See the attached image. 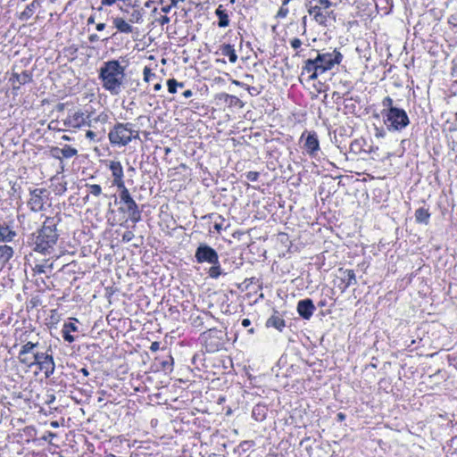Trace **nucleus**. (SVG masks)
<instances>
[{
  "instance_id": "nucleus-1",
  "label": "nucleus",
  "mask_w": 457,
  "mask_h": 457,
  "mask_svg": "<svg viewBox=\"0 0 457 457\" xmlns=\"http://www.w3.org/2000/svg\"><path fill=\"white\" fill-rule=\"evenodd\" d=\"M98 78L103 88L112 96H118L123 87L125 67L118 60L104 62L99 69Z\"/></svg>"
},
{
  "instance_id": "nucleus-2",
  "label": "nucleus",
  "mask_w": 457,
  "mask_h": 457,
  "mask_svg": "<svg viewBox=\"0 0 457 457\" xmlns=\"http://www.w3.org/2000/svg\"><path fill=\"white\" fill-rule=\"evenodd\" d=\"M57 223L54 217H47L42 228L31 235L29 244L34 251L46 253L53 249L59 237L56 232Z\"/></svg>"
},
{
  "instance_id": "nucleus-3",
  "label": "nucleus",
  "mask_w": 457,
  "mask_h": 457,
  "mask_svg": "<svg viewBox=\"0 0 457 457\" xmlns=\"http://www.w3.org/2000/svg\"><path fill=\"white\" fill-rule=\"evenodd\" d=\"M343 55L337 49L330 53L318 54L314 59H308L303 68L302 75L309 74V80L316 79L320 75L339 64Z\"/></svg>"
},
{
  "instance_id": "nucleus-4",
  "label": "nucleus",
  "mask_w": 457,
  "mask_h": 457,
  "mask_svg": "<svg viewBox=\"0 0 457 457\" xmlns=\"http://www.w3.org/2000/svg\"><path fill=\"white\" fill-rule=\"evenodd\" d=\"M109 140L112 145H127L132 138H138V131L132 129L131 123H117L109 132Z\"/></svg>"
},
{
  "instance_id": "nucleus-5",
  "label": "nucleus",
  "mask_w": 457,
  "mask_h": 457,
  "mask_svg": "<svg viewBox=\"0 0 457 457\" xmlns=\"http://www.w3.org/2000/svg\"><path fill=\"white\" fill-rule=\"evenodd\" d=\"M107 115L101 113L96 117H93L92 113L86 115L80 111L69 113L63 120V124L71 129H80L84 126L92 127L94 122L101 121L105 122Z\"/></svg>"
},
{
  "instance_id": "nucleus-6",
  "label": "nucleus",
  "mask_w": 457,
  "mask_h": 457,
  "mask_svg": "<svg viewBox=\"0 0 457 457\" xmlns=\"http://www.w3.org/2000/svg\"><path fill=\"white\" fill-rule=\"evenodd\" d=\"M120 191V203L123 204L119 208L122 213H127L129 220L133 223H137L141 220V212L136 201L130 195L129 189L126 186L118 188Z\"/></svg>"
},
{
  "instance_id": "nucleus-7",
  "label": "nucleus",
  "mask_w": 457,
  "mask_h": 457,
  "mask_svg": "<svg viewBox=\"0 0 457 457\" xmlns=\"http://www.w3.org/2000/svg\"><path fill=\"white\" fill-rule=\"evenodd\" d=\"M150 350L153 354H155L159 350L162 353H164L163 360H161L160 356L154 357V362L151 367L153 371H154V372L163 371L165 373L172 371L173 358L170 355V353L167 349V347L163 346V347L160 348V345H151Z\"/></svg>"
},
{
  "instance_id": "nucleus-8",
  "label": "nucleus",
  "mask_w": 457,
  "mask_h": 457,
  "mask_svg": "<svg viewBox=\"0 0 457 457\" xmlns=\"http://www.w3.org/2000/svg\"><path fill=\"white\" fill-rule=\"evenodd\" d=\"M385 123L389 130H401L409 124V118L403 109H391L386 115Z\"/></svg>"
},
{
  "instance_id": "nucleus-9",
  "label": "nucleus",
  "mask_w": 457,
  "mask_h": 457,
  "mask_svg": "<svg viewBox=\"0 0 457 457\" xmlns=\"http://www.w3.org/2000/svg\"><path fill=\"white\" fill-rule=\"evenodd\" d=\"M48 199V193L46 188H34L29 190L28 205L34 212L45 210V204Z\"/></svg>"
},
{
  "instance_id": "nucleus-10",
  "label": "nucleus",
  "mask_w": 457,
  "mask_h": 457,
  "mask_svg": "<svg viewBox=\"0 0 457 457\" xmlns=\"http://www.w3.org/2000/svg\"><path fill=\"white\" fill-rule=\"evenodd\" d=\"M196 262L199 263L208 262L211 264H218L219 255L217 252L211 246L201 244L195 253Z\"/></svg>"
},
{
  "instance_id": "nucleus-11",
  "label": "nucleus",
  "mask_w": 457,
  "mask_h": 457,
  "mask_svg": "<svg viewBox=\"0 0 457 457\" xmlns=\"http://www.w3.org/2000/svg\"><path fill=\"white\" fill-rule=\"evenodd\" d=\"M37 345H23L19 353L21 362L31 367L37 364L40 353L35 351Z\"/></svg>"
},
{
  "instance_id": "nucleus-12",
  "label": "nucleus",
  "mask_w": 457,
  "mask_h": 457,
  "mask_svg": "<svg viewBox=\"0 0 457 457\" xmlns=\"http://www.w3.org/2000/svg\"><path fill=\"white\" fill-rule=\"evenodd\" d=\"M48 351L46 353H40L36 364L38 369L44 372L46 378H49L54 373L55 368L52 353H49Z\"/></svg>"
},
{
  "instance_id": "nucleus-13",
  "label": "nucleus",
  "mask_w": 457,
  "mask_h": 457,
  "mask_svg": "<svg viewBox=\"0 0 457 457\" xmlns=\"http://www.w3.org/2000/svg\"><path fill=\"white\" fill-rule=\"evenodd\" d=\"M109 169L112 171V176L113 178L112 185L118 188L125 186L121 163L118 161H112L109 164Z\"/></svg>"
},
{
  "instance_id": "nucleus-14",
  "label": "nucleus",
  "mask_w": 457,
  "mask_h": 457,
  "mask_svg": "<svg viewBox=\"0 0 457 457\" xmlns=\"http://www.w3.org/2000/svg\"><path fill=\"white\" fill-rule=\"evenodd\" d=\"M205 351L203 349L197 353H195L192 357V363L195 366L196 369L200 370L199 366L204 367L206 361V353H214L219 351L218 345H204Z\"/></svg>"
},
{
  "instance_id": "nucleus-15",
  "label": "nucleus",
  "mask_w": 457,
  "mask_h": 457,
  "mask_svg": "<svg viewBox=\"0 0 457 457\" xmlns=\"http://www.w3.org/2000/svg\"><path fill=\"white\" fill-rule=\"evenodd\" d=\"M341 285L339 286L341 292H345L350 286L357 283L355 273L353 270H338Z\"/></svg>"
},
{
  "instance_id": "nucleus-16",
  "label": "nucleus",
  "mask_w": 457,
  "mask_h": 457,
  "mask_svg": "<svg viewBox=\"0 0 457 457\" xmlns=\"http://www.w3.org/2000/svg\"><path fill=\"white\" fill-rule=\"evenodd\" d=\"M315 311V306L312 299H303L298 302L297 303V312L299 315L305 319L309 320Z\"/></svg>"
},
{
  "instance_id": "nucleus-17",
  "label": "nucleus",
  "mask_w": 457,
  "mask_h": 457,
  "mask_svg": "<svg viewBox=\"0 0 457 457\" xmlns=\"http://www.w3.org/2000/svg\"><path fill=\"white\" fill-rule=\"evenodd\" d=\"M53 156L58 160L62 158H72L78 154V150L69 145H65L62 148L55 147L52 150Z\"/></svg>"
},
{
  "instance_id": "nucleus-18",
  "label": "nucleus",
  "mask_w": 457,
  "mask_h": 457,
  "mask_svg": "<svg viewBox=\"0 0 457 457\" xmlns=\"http://www.w3.org/2000/svg\"><path fill=\"white\" fill-rule=\"evenodd\" d=\"M31 79V74L25 71L21 73H13L10 81L12 82L13 89H19L21 85H25L30 82Z\"/></svg>"
},
{
  "instance_id": "nucleus-19",
  "label": "nucleus",
  "mask_w": 457,
  "mask_h": 457,
  "mask_svg": "<svg viewBox=\"0 0 457 457\" xmlns=\"http://www.w3.org/2000/svg\"><path fill=\"white\" fill-rule=\"evenodd\" d=\"M113 26L120 33L129 34L133 33L135 29L129 21L122 17H115L112 20Z\"/></svg>"
},
{
  "instance_id": "nucleus-20",
  "label": "nucleus",
  "mask_w": 457,
  "mask_h": 457,
  "mask_svg": "<svg viewBox=\"0 0 457 457\" xmlns=\"http://www.w3.org/2000/svg\"><path fill=\"white\" fill-rule=\"evenodd\" d=\"M330 20L336 21V14L331 10L321 9L320 13L315 14V21L324 27L328 25Z\"/></svg>"
},
{
  "instance_id": "nucleus-21",
  "label": "nucleus",
  "mask_w": 457,
  "mask_h": 457,
  "mask_svg": "<svg viewBox=\"0 0 457 457\" xmlns=\"http://www.w3.org/2000/svg\"><path fill=\"white\" fill-rule=\"evenodd\" d=\"M304 148L306 152L311 155H313L315 152L319 150L320 144L315 133L308 134L304 142Z\"/></svg>"
},
{
  "instance_id": "nucleus-22",
  "label": "nucleus",
  "mask_w": 457,
  "mask_h": 457,
  "mask_svg": "<svg viewBox=\"0 0 457 457\" xmlns=\"http://www.w3.org/2000/svg\"><path fill=\"white\" fill-rule=\"evenodd\" d=\"M72 332H78V328L75 322L65 323L62 329V335L64 340L72 342L77 339L76 336L71 335Z\"/></svg>"
},
{
  "instance_id": "nucleus-23",
  "label": "nucleus",
  "mask_w": 457,
  "mask_h": 457,
  "mask_svg": "<svg viewBox=\"0 0 457 457\" xmlns=\"http://www.w3.org/2000/svg\"><path fill=\"white\" fill-rule=\"evenodd\" d=\"M268 408L264 403H257L252 411V417L257 421H262L267 416Z\"/></svg>"
},
{
  "instance_id": "nucleus-24",
  "label": "nucleus",
  "mask_w": 457,
  "mask_h": 457,
  "mask_svg": "<svg viewBox=\"0 0 457 457\" xmlns=\"http://www.w3.org/2000/svg\"><path fill=\"white\" fill-rule=\"evenodd\" d=\"M40 6L38 0H33L29 4L25 10L20 14V20L28 21L35 12V11Z\"/></svg>"
},
{
  "instance_id": "nucleus-25",
  "label": "nucleus",
  "mask_w": 457,
  "mask_h": 457,
  "mask_svg": "<svg viewBox=\"0 0 457 457\" xmlns=\"http://www.w3.org/2000/svg\"><path fill=\"white\" fill-rule=\"evenodd\" d=\"M215 14L219 18L218 26L220 28H226L229 25V18L227 11L223 8L221 4L218 6L215 11Z\"/></svg>"
},
{
  "instance_id": "nucleus-26",
  "label": "nucleus",
  "mask_w": 457,
  "mask_h": 457,
  "mask_svg": "<svg viewBox=\"0 0 457 457\" xmlns=\"http://www.w3.org/2000/svg\"><path fill=\"white\" fill-rule=\"evenodd\" d=\"M133 11L130 13L129 21L132 23H142L143 22V16H144V11L143 9H139L138 5L137 4V2H135L132 4Z\"/></svg>"
},
{
  "instance_id": "nucleus-27",
  "label": "nucleus",
  "mask_w": 457,
  "mask_h": 457,
  "mask_svg": "<svg viewBox=\"0 0 457 457\" xmlns=\"http://www.w3.org/2000/svg\"><path fill=\"white\" fill-rule=\"evenodd\" d=\"M13 255L12 247L3 245H0V262L3 264L6 263Z\"/></svg>"
},
{
  "instance_id": "nucleus-28",
  "label": "nucleus",
  "mask_w": 457,
  "mask_h": 457,
  "mask_svg": "<svg viewBox=\"0 0 457 457\" xmlns=\"http://www.w3.org/2000/svg\"><path fill=\"white\" fill-rule=\"evenodd\" d=\"M266 326L281 330L285 327V320L278 315H272L267 320Z\"/></svg>"
},
{
  "instance_id": "nucleus-29",
  "label": "nucleus",
  "mask_w": 457,
  "mask_h": 457,
  "mask_svg": "<svg viewBox=\"0 0 457 457\" xmlns=\"http://www.w3.org/2000/svg\"><path fill=\"white\" fill-rule=\"evenodd\" d=\"M221 54L224 56H228L230 62L235 63L237 60V55L236 51L231 45H224L221 47Z\"/></svg>"
},
{
  "instance_id": "nucleus-30",
  "label": "nucleus",
  "mask_w": 457,
  "mask_h": 457,
  "mask_svg": "<svg viewBox=\"0 0 457 457\" xmlns=\"http://www.w3.org/2000/svg\"><path fill=\"white\" fill-rule=\"evenodd\" d=\"M15 235L16 233L8 227L0 226V242H10Z\"/></svg>"
},
{
  "instance_id": "nucleus-31",
  "label": "nucleus",
  "mask_w": 457,
  "mask_h": 457,
  "mask_svg": "<svg viewBox=\"0 0 457 457\" xmlns=\"http://www.w3.org/2000/svg\"><path fill=\"white\" fill-rule=\"evenodd\" d=\"M429 217H430L429 212H428V210H426L424 208H419L415 212V218L419 223L428 224Z\"/></svg>"
},
{
  "instance_id": "nucleus-32",
  "label": "nucleus",
  "mask_w": 457,
  "mask_h": 457,
  "mask_svg": "<svg viewBox=\"0 0 457 457\" xmlns=\"http://www.w3.org/2000/svg\"><path fill=\"white\" fill-rule=\"evenodd\" d=\"M382 106L384 110L382 111V114L385 116L386 113L391 109H397L393 105V99L390 96H386L382 101Z\"/></svg>"
},
{
  "instance_id": "nucleus-33",
  "label": "nucleus",
  "mask_w": 457,
  "mask_h": 457,
  "mask_svg": "<svg viewBox=\"0 0 457 457\" xmlns=\"http://www.w3.org/2000/svg\"><path fill=\"white\" fill-rule=\"evenodd\" d=\"M168 90L170 94H174L177 91V87H183V83H179L175 79H170L167 81Z\"/></svg>"
},
{
  "instance_id": "nucleus-34",
  "label": "nucleus",
  "mask_w": 457,
  "mask_h": 457,
  "mask_svg": "<svg viewBox=\"0 0 457 457\" xmlns=\"http://www.w3.org/2000/svg\"><path fill=\"white\" fill-rule=\"evenodd\" d=\"M89 193L94 196H99L102 194V187L97 184H87Z\"/></svg>"
},
{
  "instance_id": "nucleus-35",
  "label": "nucleus",
  "mask_w": 457,
  "mask_h": 457,
  "mask_svg": "<svg viewBox=\"0 0 457 457\" xmlns=\"http://www.w3.org/2000/svg\"><path fill=\"white\" fill-rule=\"evenodd\" d=\"M208 274L212 278H218L221 274L220 264H212V266L209 269Z\"/></svg>"
},
{
  "instance_id": "nucleus-36",
  "label": "nucleus",
  "mask_w": 457,
  "mask_h": 457,
  "mask_svg": "<svg viewBox=\"0 0 457 457\" xmlns=\"http://www.w3.org/2000/svg\"><path fill=\"white\" fill-rule=\"evenodd\" d=\"M321 8L318 4V3L315 5H310L308 8V12L310 15L313 16V19L315 20V14L320 13Z\"/></svg>"
},
{
  "instance_id": "nucleus-37",
  "label": "nucleus",
  "mask_w": 457,
  "mask_h": 457,
  "mask_svg": "<svg viewBox=\"0 0 457 457\" xmlns=\"http://www.w3.org/2000/svg\"><path fill=\"white\" fill-rule=\"evenodd\" d=\"M134 233L130 230L125 231L122 235L123 242H130L134 238Z\"/></svg>"
},
{
  "instance_id": "nucleus-38",
  "label": "nucleus",
  "mask_w": 457,
  "mask_h": 457,
  "mask_svg": "<svg viewBox=\"0 0 457 457\" xmlns=\"http://www.w3.org/2000/svg\"><path fill=\"white\" fill-rule=\"evenodd\" d=\"M318 4L320 6L321 9L329 10V8L332 5V3L329 0H319Z\"/></svg>"
},
{
  "instance_id": "nucleus-39",
  "label": "nucleus",
  "mask_w": 457,
  "mask_h": 457,
  "mask_svg": "<svg viewBox=\"0 0 457 457\" xmlns=\"http://www.w3.org/2000/svg\"><path fill=\"white\" fill-rule=\"evenodd\" d=\"M245 176L248 180L256 181L258 179L259 173L257 171H249Z\"/></svg>"
},
{
  "instance_id": "nucleus-40",
  "label": "nucleus",
  "mask_w": 457,
  "mask_h": 457,
  "mask_svg": "<svg viewBox=\"0 0 457 457\" xmlns=\"http://www.w3.org/2000/svg\"><path fill=\"white\" fill-rule=\"evenodd\" d=\"M56 436V434H54L52 431H46L44 436H42V440L51 442L53 438Z\"/></svg>"
},
{
  "instance_id": "nucleus-41",
  "label": "nucleus",
  "mask_w": 457,
  "mask_h": 457,
  "mask_svg": "<svg viewBox=\"0 0 457 457\" xmlns=\"http://www.w3.org/2000/svg\"><path fill=\"white\" fill-rule=\"evenodd\" d=\"M151 77H154V74L151 72V70L148 67H145V69H144L145 80L149 81Z\"/></svg>"
},
{
  "instance_id": "nucleus-42",
  "label": "nucleus",
  "mask_w": 457,
  "mask_h": 457,
  "mask_svg": "<svg viewBox=\"0 0 457 457\" xmlns=\"http://www.w3.org/2000/svg\"><path fill=\"white\" fill-rule=\"evenodd\" d=\"M290 45L294 49H297L302 46V41L299 38H294L291 40Z\"/></svg>"
},
{
  "instance_id": "nucleus-43",
  "label": "nucleus",
  "mask_w": 457,
  "mask_h": 457,
  "mask_svg": "<svg viewBox=\"0 0 457 457\" xmlns=\"http://www.w3.org/2000/svg\"><path fill=\"white\" fill-rule=\"evenodd\" d=\"M288 13V9L285 8L284 5L278 10L277 16L278 17H286Z\"/></svg>"
},
{
  "instance_id": "nucleus-44",
  "label": "nucleus",
  "mask_w": 457,
  "mask_h": 457,
  "mask_svg": "<svg viewBox=\"0 0 457 457\" xmlns=\"http://www.w3.org/2000/svg\"><path fill=\"white\" fill-rule=\"evenodd\" d=\"M246 89L248 90V92H249L252 96H257V95H259V94H260V91H259L256 87H250V86H248V87H246Z\"/></svg>"
},
{
  "instance_id": "nucleus-45",
  "label": "nucleus",
  "mask_w": 457,
  "mask_h": 457,
  "mask_svg": "<svg viewBox=\"0 0 457 457\" xmlns=\"http://www.w3.org/2000/svg\"><path fill=\"white\" fill-rule=\"evenodd\" d=\"M157 21L161 25H164V24H167L170 22V18L166 15H163L161 18H159Z\"/></svg>"
},
{
  "instance_id": "nucleus-46",
  "label": "nucleus",
  "mask_w": 457,
  "mask_h": 457,
  "mask_svg": "<svg viewBox=\"0 0 457 457\" xmlns=\"http://www.w3.org/2000/svg\"><path fill=\"white\" fill-rule=\"evenodd\" d=\"M86 137H87V138L94 141V140H96V134L92 130H87L86 133Z\"/></svg>"
},
{
  "instance_id": "nucleus-47",
  "label": "nucleus",
  "mask_w": 457,
  "mask_h": 457,
  "mask_svg": "<svg viewBox=\"0 0 457 457\" xmlns=\"http://www.w3.org/2000/svg\"><path fill=\"white\" fill-rule=\"evenodd\" d=\"M447 358L451 364L453 362L457 363V355L455 353L448 354Z\"/></svg>"
},
{
  "instance_id": "nucleus-48",
  "label": "nucleus",
  "mask_w": 457,
  "mask_h": 457,
  "mask_svg": "<svg viewBox=\"0 0 457 457\" xmlns=\"http://www.w3.org/2000/svg\"><path fill=\"white\" fill-rule=\"evenodd\" d=\"M346 418V415L343 412H338L337 414V420L339 421V422H342L345 420Z\"/></svg>"
},
{
  "instance_id": "nucleus-49",
  "label": "nucleus",
  "mask_w": 457,
  "mask_h": 457,
  "mask_svg": "<svg viewBox=\"0 0 457 457\" xmlns=\"http://www.w3.org/2000/svg\"><path fill=\"white\" fill-rule=\"evenodd\" d=\"M88 40L89 42L94 43L99 40V37L96 34H92L88 37Z\"/></svg>"
},
{
  "instance_id": "nucleus-50",
  "label": "nucleus",
  "mask_w": 457,
  "mask_h": 457,
  "mask_svg": "<svg viewBox=\"0 0 457 457\" xmlns=\"http://www.w3.org/2000/svg\"><path fill=\"white\" fill-rule=\"evenodd\" d=\"M35 271H37V273H44V267L42 265H36Z\"/></svg>"
},
{
  "instance_id": "nucleus-51",
  "label": "nucleus",
  "mask_w": 457,
  "mask_h": 457,
  "mask_svg": "<svg viewBox=\"0 0 457 457\" xmlns=\"http://www.w3.org/2000/svg\"><path fill=\"white\" fill-rule=\"evenodd\" d=\"M192 95H193V93L189 89L183 92V96L186 97V98L190 97Z\"/></svg>"
},
{
  "instance_id": "nucleus-52",
  "label": "nucleus",
  "mask_w": 457,
  "mask_h": 457,
  "mask_svg": "<svg viewBox=\"0 0 457 457\" xmlns=\"http://www.w3.org/2000/svg\"><path fill=\"white\" fill-rule=\"evenodd\" d=\"M250 324H251V320L249 319H244L243 321H242V325L245 328L250 326Z\"/></svg>"
},
{
  "instance_id": "nucleus-53",
  "label": "nucleus",
  "mask_w": 457,
  "mask_h": 457,
  "mask_svg": "<svg viewBox=\"0 0 457 457\" xmlns=\"http://www.w3.org/2000/svg\"><path fill=\"white\" fill-rule=\"evenodd\" d=\"M171 10V5H166V6H163L162 8V12H165V13H168L170 12Z\"/></svg>"
},
{
  "instance_id": "nucleus-54",
  "label": "nucleus",
  "mask_w": 457,
  "mask_h": 457,
  "mask_svg": "<svg viewBox=\"0 0 457 457\" xmlns=\"http://www.w3.org/2000/svg\"><path fill=\"white\" fill-rule=\"evenodd\" d=\"M104 28H105V23H98V24L96 25V29H97L98 31H102Z\"/></svg>"
},
{
  "instance_id": "nucleus-55",
  "label": "nucleus",
  "mask_w": 457,
  "mask_h": 457,
  "mask_svg": "<svg viewBox=\"0 0 457 457\" xmlns=\"http://www.w3.org/2000/svg\"><path fill=\"white\" fill-rule=\"evenodd\" d=\"M79 372H81L85 377L88 376L89 372L86 368L80 369Z\"/></svg>"
},
{
  "instance_id": "nucleus-56",
  "label": "nucleus",
  "mask_w": 457,
  "mask_h": 457,
  "mask_svg": "<svg viewBox=\"0 0 457 457\" xmlns=\"http://www.w3.org/2000/svg\"><path fill=\"white\" fill-rule=\"evenodd\" d=\"M229 97L231 98V104H232V103L237 104V103H239V102H240V100H239L237 96H229Z\"/></svg>"
},
{
  "instance_id": "nucleus-57",
  "label": "nucleus",
  "mask_w": 457,
  "mask_h": 457,
  "mask_svg": "<svg viewBox=\"0 0 457 457\" xmlns=\"http://www.w3.org/2000/svg\"><path fill=\"white\" fill-rule=\"evenodd\" d=\"M214 228H215L218 232H220V231L222 229V226H221V224L215 223V224H214Z\"/></svg>"
},
{
  "instance_id": "nucleus-58",
  "label": "nucleus",
  "mask_w": 457,
  "mask_h": 457,
  "mask_svg": "<svg viewBox=\"0 0 457 457\" xmlns=\"http://www.w3.org/2000/svg\"><path fill=\"white\" fill-rule=\"evenodd\" d=\"M162 88V85L160 83H157L154 86V91H159Z\"/></svg>"
},
{
  "instance_id": "nucleus-59",
  "label": "nucleus",
  "mask_w": 457,
  "mask_h": 457,
  "mask_svg": "<svg viewBox=\"0 0 457 457\" xmlns=\"http://www.w3.org/2000/svg\"><path fill=\"white\" fill-rule=\"evenodd\" d=\"M153 3H154V1H152V0H148V1H146V2L145 3V7H146V8H150Z\"/></svg>"
},
{
  "instance_id": "nucleus-60",
  "label": "nucleus",
  "mask_w": 457,
  "mask_h": 457,
  "mask_svg": "<svg viewBox=\"0 0 457 457\" xmlns=\"http://www.w3.org/2000/svg\"><path fill=\"white\" fill-rule=\"evenodd\" d=\"M95 22V18L93 16H90L88 19H87V23L88 24H92Z\"/></svg>"
},
{
  "instance_id": "nucleus-61",
  "label": "nucleus",
  "mask_w": 457,
  "mask_h": 457,
  "mask_svg": "<svg viewBox=\"0 0 457 457\" xmlns=\"http://www.w3.org/2000/svg\"><path fill=\"white\" fill-rule=\"evenodd\" d=\"M62 139H63V140H65V141H70V140H71V137H68V136H66V135H63V136L62 137Z\"/></svg>"
},
{
  "instance_id": "nucleus-62",
  "label": "nucleus",
  "mask_w": 457,
  "mask_h": 457,
  "mask_svg": "<svg viewBox=\"0 0 457 457\" xmlns=\"http://www.w3.org/2000/svg\"><path fill=\"white\" fill-rule=\"evenodd\" d=\"M178 4V1L177 0H171V4L170 5H171V8L176 6Z\"/></svg>"
},
{
  "instance_id": "nucleus-63",
  "label": "nucleus",
  "mask_w": 457,
  "mask_h": 457,
  "mask_svg": "<svg viewBox=\"0 0 457 457\" xmlns=\"http://www.w3.org/2000/svg\"><path fill=\"white\" fill-rule=\"evenodd\" d=\"M51 425L54 428L58 427V423L56 421L52 422Z\"/></svg>"
},
{
  "instance_id": "nucleus-64",
  "label": "nucleus",
  "mask_w": 457,
  "mask_h": 457,
  "mask_svg": "<svg viewBox=\"0 0 457 457\" xmlns=\"http://www.w3.org/2000/svg\"><path fill=\"white\" fill-rule=\"evenodd\" d=\"M158 356L161 357V360H163L164 359V353L161 352V354H159Z\"/></svg>"
}]
</instances>
